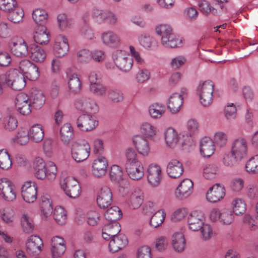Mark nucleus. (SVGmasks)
Returning <instances> with one entry per match:
<instances>
[{"label":"nucleus","instance_id":"1","mask_svg":"<svg viewBox=\"0 0 258 258\" xmlns=\"http://www.w3.org/2000/svg\"><path fill=\"white\" fill-rule=\"evenodd\" d=\"M0 83L14 90L20 91L26 85L25 77L17 69H11L0 75Z\"/></svg>","mask_w":258,"mask_h":258},{"label":"nucleus","instance_id":"2","mask_svg":"<svg viewBox=\"0 0 258 258\" xmlns=\"http://www.w3.org/2000/svg\"><path fill=\"white\" fill-rule=\"evenodd\" d=\"M67 149L70 151L72 158L77 162L86 160L89 157L91 151L89 143L84 140H78L74 144H70Z\"/></svg>","mask_w":258,"mask_h":258},{"label":"nucleus","instance_id":"3","mask_svg":"<svg viewBox=\"0 0 258 258\" xmlns=\"http://www.w3.org/2000/svg\"><path fill=\"white\" fill-rule=\"evenodd\" d=\"M214 90V84L210 80L205 81L197 88V93L203 106H208L212 103Z\"/></svg>","mask_w":258,"mask_h":258},{"label":"nucleus","instance_id":"4","mask_svg":"<svg viewBox=\"0 0 258 258\" xmlns=\"http://www.w3.org/2000/svg\"><path fill=\"white\" fill-rule=\"evenodd\" d=\"M11 52L19 57H25L28 56L29 47L25 41L17 37L11 39L9 43Z\"/></svg>","mask_w":258,"mask_h":258},{"label":"nucleus","instance_id":"5","mask_svg":"<svg viewBox=\"0 0 258 258\" xmlns=\"http://www.w3.org/2000/svg\"><path fill=\"white\" fill-rule=\"evenodd\" d=\"M0 196L4 200L8 202H11L16 199L15 186L8 178L0 179Z\"/></svg>","mask_w":258,"mask_h":258},{"label":"nucleus","instance_id":"6","mask_svg":"<svg viewBox=\"0 0 258 258\" xmlns=\"http://www.w3.org/2000/svg\"><path fill=\"white\" fill-rule=\"evenodd\" d=\"M112 58L116 66L124 72L130 71L133 66V59L126 56L124 51L120 50L115 51L112 54Z\"/></svg>","mask_w":258,"mask_h":258},{"label":"nucleus","instance_id":"7","mask_svg":"<svg viewBox=\"0 0 258 258\" xmlns=\"http://www.w3.org/2000/svg\"><path fill=\"white\" fill-rule=\"evenodd\" d=\"M247 144L245 139L240 138L235 140L232 144L231 153L236 161H240L247 154Z\"/></svg>","mask_w":258,"mask_h":258},{"label":"nucleus","instance_id":"8","mask_svg":"<svg viewBox=\"0 0 258 258\" xmlns=\"http://www.w3.org/2000/svg\"><path fill=\"white\" fill-rule=\"evenodd\" d=\"M19 68L29 80L35 81L39 77L40 73L38 67L28 59L21 61Z\"/></svg>","mask_w":258,"mask_h":258},{"label":"nucleus","instance_id":"9","mask_svg":"<svg viewBox=\"0 0 258 258\" xmlns=\"http://www.w3.org/2000/svg\"><path fill=\"white\" fill-rule=\"evenodd\" d=\"M43 246V241L39 236L31 235L26 243L27 253L32 256L38 255L42 251Z\"/></svg>","mask_w":258,"mask_h":258},{"label":"nucleus","instance_id":"10","mask_svg":"<svg viewBox=\"0 0 258 258\" xmlns=\"http://www.w3.org/2000/svg\"><path fill=\"white\" fill-rule=\"evenodd\" d=\"M77 127L82 131L94 130L98 125V121L90 114H83L77 120Z\"/></svg>","mask_w":258,"mask_h":258},{"label":"nucleus","instance_id":"11","mask_svg":"<svg viewBox=\"0 0 258 258\" xmlns=\"http://www.w3.org/2000/svg\"><path fill=\"white\" fill-rule=\"evenodd\" d=\"M21 193L24 201L28 203H32L37 199V186L31 181L25 182L22 187Z\"/></svg>","mask_w":258,"mask_h":258},{"label":"nucleus","instance_id":"12","mask_svg":"<svg viewBox=\"0 0 258 258\" xmlns=\"http://www.w3.org/2000/svg\"><path fill=\"white\" fill-rule=\"evenodd\" d=\"M16 106L19 112L23 115H27L31 112L32 106L27 94L24 93L18 94L15 99Z\"/></svg>","mask_w":258,"mask_h":258},{"label":"nucleus","instance_id":"13","mask_svg":"<svg viewBox=\"0 0 258 258\" xmlns=\"http://www.w3.org/2000/svg\"><path fill=\"white\" fill-rule=\"evenodd\" d=\"M225 191L224 185L220 183H215L207 191L206 198L210 202L216 203L224 198Z\"/></svg>","mask_w":258,"mask_h":258},{"label":"nucleus","instance_id":"14","mask_svg":"<svg viewBox=\"0 0 258 258\" xmlns=\"http://www.w3.org/2000/svg\"><path fill=\"white\" fill-rule=\"evenodd\" d=\"M112 203V194L107 186L102 187L98 192L97 203L102 209L107 208Z\"/></svg>","mask_w":258,"mask_h":258},{"label":"nucleus","instance_id":"15","mask_svg":"<svg viewBox=\"0 0 258 258\" xmlns=\"http://www.w3.org/2000/svg\"><path fill=\"white\" fill-rule=\"evenodd\" d=\"M193 182L189 179H183L176 188L175 195L179 200L188 197L193 191Z\"/></svg>","mask_w":258,"mask_h":258},{"label":"nucleus","instance_id":"16","mask_svg":"<svg viewBox=\"0 0 258 258\" xmlns=\"http://www.w3.org/2000/svg\"><path fill=\"white\" fill-rule=\"evenodd\" d=\"M147 179L153 187L158 186L162 179L161 169L157 164H151L147 169Z\"/></svg>","mask_w":258,"mask_h":258},{"label":"nucleus","instance_id":"17","mask_svg":"<svg viewBox=\"0 0 258 258\" xmlns=\"http://www.w3.org/2000/svg\"><path fill=\"white\" fill-rule=\"evenodd\" d=\"M125 166L128 176L133 180H139L144 176V168L141 162L125 163Z\"/></svg>","mask_w":258,"mask_h":258},{"label":"nucleus","instance_id":"18","mask_svg":"<svg viewBox=\"0 0 258 258\" xmlns=\"http://www.w3.org/2000/svg\"><path fill=\"white\" fill-rule=\"evenodd\" d=\"M81 189L79 182L74 177H68L66 178V194L70 198H78Z\"/></svg>","mask_w":258,"mask_h":258},{"label":"nucleus","instance_id":"19","mask_svg":"<svg viewBox=\"0 0 258 258\" xmlns=\"http://www.w3.org/2000/svg\"><path fill=\"white\" fill-rule=\"evenodd\" d=\"M51 249L53 258H62L64 253V240L63 237L55 236L51 238Z\"/></svg>","mask_w":258,"mask_h":258},{"label":"nucleus","instance_id":"20","mask_svg":"<svg viewBox=\"0 0 258 258\" xmlns=\"http://www.w3.org/2000/svg\"><path fill=\"white\" fill-rule=\"evenodd\" d=\"M108 244L110 252L114 253L125 247L128 244V239L125 235L122 234L111 237Z\"/></svg>","mask_w":258,"mask_h":258},{"label":"nucleus","instance_id":"21","mask_svg":"<svg viewBox=\"0 0 258 258\" xmlns=\"http://www.w3.org/2000/svg\"><path fill=\"white\" fill-rule=\"evenodd\" d=\"M188 223L191 230L197 231L200 230L204 224V215L201 212H192L188 218Z\"/></svg>","mask_w":258,"mask_h":258},{"label":"nucleus","instance_id":"22","mask_svg":"<svg viewBox=\"0 0 258 258\" xmlns=\"http://www.w3.org/2000/svg\"><path fill=\"white\" fill-rule=\"evenodd\" d=\"M107 159L104 157H100L95 159L92 165L93 175L97 177H100L105 175L108 167Z\"/></svg>","mask_w":258,"mask_h":258},{"label":"nucleus","instance_id":"23","mask_svg":"<svg viewBox=\"0 0 258 258\" xmlns=\"http://www.w3.org/2000/svg\"><path fill=\"white\" fill-rule=\"evenodd\" d=\"M166 172L170 177L178 178L182 175L183 172L182 164L177 159H172L168 163Z\"/></svg>","mask_w":258,"mask_h":258},{"label":"nucleus","instance_id":"24","mask_svg":"<svg viewBox=\"0 0 258 258\" xmlns=\"http://www.w3.org/2000/svg\"><path fill=\"white\" fill-rule=\"evenodd\" d=\"M50 37L49 31L45 26H38L33 35L35 42L40 45L48 44L50 40Z\"/></svg>","mask_w":258,"mask_h":258},{"label":"nucleus","instance_id":"25","mask_svg":"<svg viewBox=\"0 0 258 258\" xmlns=\"http://www.w3.org/2000/svg\"><path fill=\"white\" fill-rule=\"evenodd\" d=\"M121 230L120 226L117 222H109L106 224L102 229V237L109 240L111 237L118 235Z\"/></svg>","mask_w":258,"mask_h":258},{"label":"nucleus","instance_id":"26","mask_svg":"<svg viewBox=\"0 0 258 258\" xmlns=\"http://www.w3.org/2000/svg\"><path fill=\"white\" fill-rule=\"evenodd\" d=\"M133 142L139 154L143 156L149 154L150 148L148 141L145 137L140 135L136 136L134 137Z\"/></svg>","mask_w":258,"mask_h":258},{"label":"nucleus","instance_id":"27","mask_svg":"<svg viewBox=\"0 0 258 258\" xmlns=\"http://www.w3.org/2000/svg\"><path fill=\"white\" fill-rule=\"evenodd\" d=\"M215 151L214 143L208 137L203 138L200 142V152L204 157H210Z\"/></svg>","mask_w":258,"mask_h":258},{"label":"nucleus","instance_id":"28","mask_svg":"<svg viewBox=\"0 0 258 258\" xmlns=\"http://www.w3.org/2000/svg\"><path fill=\"white\" fill-rule=\"evenodd\" d=\"M28 55L33 60L38 62H43L46 57L45 50L35 44L30 45Z\"/></svg>","mask_w":258,"mask_h":258},{"label":"nucleus","instance_id":"29","mask_svg":"<svg viewBox=\"0 0 258 258\" xmlns=\"http://www.w3.org/2000/svg\"><path fill=\"white\" fill-rule=\"evenodd\" d=\"M101 38L103 43L110 47H117L120 43V37L112 31L102 33Z\"/></svg>","mask_w":258,"mask_h":258},{"label":"nucleus","instance_id":"30","mask_svg":"<svg viewBox=\"0 0 258 258\" xmlns=\"http://www.w3.org/2000/svg\"><path fill=\"white\" fill-rule=\"evenodd\" d=\"M182 104V98H180V95H178L177 93H175L170 97L167 107L172 113H176L180 110Z\"/></svg>","mask_w":258,"mask_h":258},{"label":"nucleus","instance_id":"31","mask_svg":"<svg viewBox=\"0 0 258 258\" xmlns=\"http://www.w3.org/2000/svg\"><path fill=\"white\" fill-rule=\"evenodd\" d=\"M172 244L176 251L180 252L183 251L185 247L186 241L183 233L181 232L174 233L172 237Z\"/></svg>","mask_w":258,"mask_h":258},{"label":"nucleus","instance_id":"32","mask_svg":"<svg viewBox=\"0 0 258 258\" xmlns=\"http://www.w3.org/2000/svg\"><path fill=\"white\" fill-rule=\"evenodd\" d=\"M28 133L30 139L34 142L39 143L44 138V131L40 124L33 125Z\"/></svg>","mask_w":258,"mask_h":258},{"label":"nucleus","instance_id":"33","mask_svg":"<svg viewBox=\"0 0 258 258\" xmlns=\"http://www.w3.org/2000/svg\"><path fill=\"white\" fill-rule=\"evenodd\" d=\"M32 18L36 24L42 26L47 23L48 16L45 10L36 9L32 13Z\"/></svg>","mask_w":258,"mask_h":258},{"label":"nucleus","instance_id":"34","mask_svg":"<svg viewBox=\"0 0 258 258\" xmlns=\"http://www.w3.org/2000/svg\"><path fill=\"white\" fill-rule=\"evenodd\" d=\"M40 208L42 214L47 217L50 216L53 210L52 203L49 195H44L41 198Z\"/></svg>","mask_w":258,"mask_h":258},{"label":"nucleus","instance_id":"35","mask_svg":"<svg viewBox=\"0 0 258 258\" xmlns=\"http://www.w3.org/2000/svg\"><path fill=\"white\" fill-rule=\"evenodd\" d=\"M70 92L74 94L79 93L81 90V83L77 75H73L69 78L68 82Z\"/></svg>","mask_w":258,"mask_h":258},{"label":"nucleus","instance_id":"36","mask_svg":"<svg viewBox=\"0 0 258 258\" xmlns=\"http://www.w3.org/2000/svg\"><path fill=\"white\" fill-rule=\"evenodd\" d=\"M104 217L109 222H117L122 217L121 211L117 206L111 207L106 211Z\"/></svg>","mask_w":258,"mask_h":258},{"label":"nucleus","instance_id":"37","mask_svg":"<svg viewBox=\"0 0 258 258\" xmlns=\"http://www.w3.org/2000/svg\"><path fill=\"white\" fill-rule=\"evenodd\" d=\"M165 139L167 145L170 147H174L178 141V135L173 128L169 127L165 132Z\"/></svg>","mask_w":258,"mask_h":258},{"label":"nucleus","instance_id":"38","mask_svg":"<svg viewBox=\"0 0 258 258\" xmlns=\"http://www.w3.org/2000/svg\"><path fill=\"white\" fill-rule=\"evenodd\" d=\"M30 101L32 107L36 109H40L45 103L44 96L40 91L33 92Z\"/></svg>","mask_w":258,"mask_h":258},{"label":"nucleus","instance_id":"39","mask_svg":"<svg viewBox=\"0 0 258 258\" xmlns=\"http://www.w3.org/2000/svg\"><path fill=\"white\" fill-rule=\"evenodd\" d=\"M143 202V192L140 189H136L131 196V206L134 209H138Z\"/></svg>","mask_w":258,"mask_h":258},{"label":"nucleus","instance_id":"40","mask_svg":"<svg viewBox=\"0 0 258 258\" xmlns=\"http://www.w3.org/2000/svg\"><path fill=\"white\" fill-rule=\"evenodd\" d=\"M156 32L161 37V42L166 43L167 37L173 33L172 28L167 24H161L156 28Z\"/></svg>","mask_w":258,"mask_h":258},{"label":"nucleus","instance_id":"41","mask_svg":"<svg viewBox=\"0 0 258 258\" xmlns=\"http://www.w3.org/2000/svg\"><path fill=\"white\" fill-rule=\"evenodd\" d=\"M64 44V36L59 35L55 38L54 45V51L55 56L63 57L64 55L63 46Z\"/></svg>","mask_w":258,"mask_h":258},{"label":"nucleus","instance_id":"42","mask_svg":"<svg viewBox=\"0 0 258 258\" xmlns=\"http://www.w3.org/2000/svg\"><path fill=\"white\" fill-rule=\"evenodd\" d=\"M12 164L10 155L7 150H0V168L7 170L12 166Z\"/></svg>","mask_w":258,"mask_h":258},{"label":"nucleus","instance_id":"43","mask_svg":"<svg viewBox=\"0 0 258 258\" xmlns=\"http://www.w3.org/2000/svg\"><path fill=\"white\" fill-rule=\"evenodd\" d=\"M166 216L164 211L158 210L151 217L150 224L151 226L157 228L163 222Z\"/></svg>","mask_w":258,"mask_h":258},{"label":"nucleus","instance_id":"44","mask_svg":"<svg viewBox=\"0 0 258 258\" xmlns=\"http://www.w3.org/2000/svg\"><path fill=\"white\" fill-rule=\"evenodd\" d=\"M165 111V106L161 104L155 103L150 106L149 113L152 117L157 118L161 117Z\"/></svg>","mask_w":258,"mask_h":258},{"label":"nucleus","instance_id":"45","mask_svg":"<svg viewBox=\"0 0 258 258\" xmlns=\"http://www.w3.org/2000/svg\"><path fill=\"white\" fill-rule=\"evenodd\" d=\"M199 124L195 119H190L187 122L186 130L185 135L186 136L191 137L198 133Z\"/></svg>","mask_w":258,"mask_h":258},{"label":"nucleus","instance_id":"46","mask_svg":"<svg viewBox=\"0 0 258 258\" xmlns=\"http://www.w3.org/2000/svg\"><path fill=\"white\" fill-rule=\"evenodd\" d=\"M245 169L248 173H258V154L251 157L247 161Z\"/></svg>","mask_w":258,"mask_h":258},{"label":"nucleus","instance_id":"47","mask_svg":"<svg viewBox=\"0 0 258 258\" xmlns=\"http://www.w3.org/2000/svg\"><path fill=\"white\" fill-rule=\"evenodd\" d=\"M141 132L145 138H152L156 134V128L148 122L143 123L141 126Z\"/></svg>","mask_w":258,"mask_h":258},{"label":"nucleus","instance_id":"48","mask_svg":"<svg viewBox=\"0 0 258 258\" xmlns=\"http://www.w3.org/2000/svg\"><path fill=\"white\" fill-rule=\"evenodd\" d=\"M29 139L28 131L25 129H21L17 133L14 141L21 145H24L28 143Z\"/></svg>","mask_w":258,"mask_h":258},{"label":"nucleus","instance_id":"49","mask_svg":"<svg viewBox=\"0 0 258 258\" xmlns=\"http://www.w3.org/2000/svg\"><path fill=\"white\" fill-rule=\"evenodd\" d=\"M110 177L111 180L119 182L122 180L123 172L121 168L118 165H112L110 170Z\"/></svg>","mask_w":258,"mask_h":258},{"label":"nucleus","instance_id":"50","mask_svg":"<svg viewBox=\"0 0 258 258\" xmlns=\"http://www.w3.org/2000/svg\"><path fill=\"white\" fill-rule=\"evenodd\" d=\"M21 225L25 232L30 233L33 232L34 228L33 220L27 215H23L21 219Z\"/></svg>","mask_w":258,"mask_h":258},{"label":"nucleus","instance_id":"51","mask_svg":"<svg viewBox=\"0 0 258 258\" xmlns=\"http://www.w3.org/2000/svg\"><path fill=\"white\" fill-rule=\"evenodd\" d=\"M3 124L6 130L11 131L15 130L17 127L18 121L14 115L9 114L4 118Z\"/></svg>","mask_w":258,"mask_h":258},{"label":"nucleus","instance_id":"52","mask_svg":"<svg viewBox=\"0 0 258 258\" xmlns=\"http://www.w3.org/2000/svg\"><path fill=\"white\" fill-rule=\"evenodd\" d=\"M233 212L235 215H242L246 211V205L244 202L239 199H236L233 202Z\"/></svg>","mask_w":258,"mask_h":258},{"label":"nucleus","instance_id":"53","mask_svg":"<svg viewBox=\"0 0 258 258\" xmlns=\"http://www.w3.org/2000/svg\"><path fill=\"white\" fill-rule=\"evenodd\" d=\"M218 172V167L215 165L209 164L204 168L203 175L205 178L211 179L215 178Z\"/></svg>","mask_w":258,"mask_h":258},{"label":"nucleus","instance_id":"54","mask_svg":"<svg viewBox=\"0 0 258 258\" xmlns=\"http://www.w3.org/2000/svg\"><path fill=\"white\" fill-rule=\"evenodd\" d=\"M10 14L9 15V19L14 23H18L22 21V19L24 15V12L22 10L20 9H15L10 12Z\"/></svg>","mask_w":258,"mask_h":258},{"label":"nucleus","instance_id":"55","mask_svg":"<svg viewBox=\"0 0 258 258\" xmlns=\"http://www.w3.org/2000/svg\"><path fill=\"white\" fill-rule=\"evenodd\" d=\"M167 39L168 42H166V43L162 42V43L163 45L168 47L175 48L178 47V45L181 43V40L173 33L168 36Z\"/></svg>","mask_w":258,"mask_h":258},{"label":"nucleus","instance_id":"56","mask_svg":"<svg viewBox=\"0 0 258 258\" xmlns=\"http://www.w3.org/2000/svg\"><path fill=\"white\" fill-rule=\"evenodd\" d=\"M16 0H0V9L6 12H10L17 7Z\"/></svg>","mask_w":258,"mask_h":258},{"label":"nucleus","instance_id":"57","mask_svg":"<svg viewBox=\"0 0 258 258\" xmlns=\"http://www.w3.org/2000/svg\"><path fill=\"white\" fill-rule=\"evenodd\" d=\"M54 219L59 225L64 223V209L61 206H57L54 209L53 213Z\"/></svg>","mask_w":258,"mask_h":258},{"label":"nucleus","instance_id":"58","mask_svg":"<svg viewBox=\"0 0 258 258\" xmlns=\"http://www.w3.org/2000/svg\"><path fill=\"white\" fill-rule=\"evenodd\" d=\"M90 90L94 94L101 96L105 94L107 89L105 86L98 82L90 84Z\"/></svg>","mask_w":258,"mask_h":258},{"label":"nucleus","instance_id":"59","mask_svg":"<svg viewBox=\"0 0 258 258\" xmlns=\"http://www.w3.org/2000/svg\"><path fill=\"white\" fill-rule=\"evenodd\" d=\"M77 57L79 62L87 63L91 58V53L88 49H82L78 52Z\"/></svg>","mask_w":258,"mask_h":258},{"label":"nucleus","instance_id":"60","mask_svg":"<svg viewBox=\"0 0 258 258\" xmlns=\"http://www.w3.org/2000/svg\"><path fill=\"white\" fill-rule=\"evenodd\" d=\"M46 170V178L49 180H53L56 175L57 167L55 164L52 162H49L47 163Z\"/></svg>","mask_w":258,"mask_h":258},{"label":"nucleus","instance_id":"61","mask_svg":"<svg viewBox=\"0 0 258 258\" xmlns=\"http://www.w3.org/2000/svg\"><path fill=\"white\" fill-rule=\"evenodd\" d=\"M137 258H152L150 247L147 245L140 247L137 250Z\"/></svg>","mask_w":258,"mask_h":258},{"label":"nucleus","instance_id":"62","mask_svg":"<svg viewBox=\"0 0 258 258\" xmlns=\"http://www.w3.org/2000/svg\"><path fill=\"white\" fill-rule=\"evenodd\" d=\"M64 62L63 57L55 56L51 61V70L54 73H58Z\"/></svg>","mask_w":258,"mask_h":258},{"label":"nucleus","instance_id":"63","mask_svg":"<svg viewBox=\"0 0 258 258\" xmlns=\"http://www.w3.org/2000/svg\"><path fill=\"white\" fill-rule=\"evenodd\" d=\"M88 99L81 98L78 99L75 104L76 108L82 113L88 112L91 109L87 107Z\"/></svg>","mask_w":258,"mask_h":258},{"label":"nucleus","instance_id":"64","mask_svg":"<svg viewBox=\"0 0 258 258\" xmlns=\"http://www.w3.org/2000/svg\"><path fill=\"white\" fill-rule=\"evenodd\" d=\"M87 223L90 226H94L98 224L100 220V214L94 211H91L87 213Z\"/></svg>","mask_w":258,"mask_h":258}]
</instances>
